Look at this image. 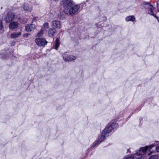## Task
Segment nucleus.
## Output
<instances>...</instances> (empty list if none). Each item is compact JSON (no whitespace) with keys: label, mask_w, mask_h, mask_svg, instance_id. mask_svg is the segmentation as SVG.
Segmentation results:
<instances>
[{"label":"nucleus","mask_w":159,"mask_h":159,"mask_svg":"<svg viewBox=\"0 0 159 159\" xmlns=\"http://www.w3.org/2000/svg\"><path fill=\"white\" fill-rule=\"evenodd\" d=\"M60 44L59 39L58 38H57L55 42V44L54 46V48L57 50Z\"/></svg>","instance_id":"obj_16"},{"label":"nucleus","mask_w":159,"mask_h":159,"mask_svg":"<svg viewBox=\"0 0 159 159\" xmlns=\"http://www.w3.org/2000/svg\"><path fill=\"white\" fill-rule=\"evenodd\" d=\"M117 126V124L113 123L107 126L102 132L101 135L100 136L98 140L93 144L92 147H94L100 144L104 139L105 138L109 136V134L112 130Z\"/></svg>","instance_id":"obj_2"},{"label":"nucleus","mask_w":159,"mask_h":159,"mask_svg":"<svg viewBox=\"0 0 159 159\" xmlns=\"http://www.w3.org/2000/svg\"><path fill=\"white\" fill-rule=\"evenodd\" d=\"M63 58L64 60L66 61H71L75 60L76 58V57L73 56H68L66 52L64 53Z\"/></svg>","instance_id":"obj_7"},{"label":"nucleus","mask_w":159,"mask_h":159,"mask_svg":"<svg viewBox=\"0 0 159 159\" xmlns=\"http://www.w3.org/2000/svg\"><path fill=\"white\" fill-rule=\"evenodd\" d=\"M135 20V18L134 16H130L126 17L125 18V20L126 21H134Z\"/></svg>","instance_id":"obj_14"},{"label":"nucleus","mask_w":159,"mask_h":159,"mask_svg":"<svg viewBox=\"0 0 159 159\" xmlns=\"http://www.w3.org/2000/svg\"><path fill=\"white\" fill-rule=\"evenodd\" d=\"M30 35L29 34H25L24 35V37H27Z\"/></svg>","instance_id":"obj_25"},{"label":"nucleus","mask_w":159,"mask_h":159,"mask_svg":"<svg viewBox=\"0 0 159 159\" xmlns=\"http://www.w3.org/2000/svg\"><path fill=\"white\" fill-rule=\"evenodd\" d=\"M37 17H34L32 20V22H33L34 21H35V20H36Z\"/></svg>","instance_id":"obj_24"},{"label":"nucleus","mask_w":159,"mask_h":159,"mask_svg":"<svg viewBox=\"0 0 159 159\" xmlns=\"http://www.w3.org/2000/svg\"><path fill=\"white\" fill-rule=\"evenodd\" d=\"M3 28V26L2 25V21L1 20H0V31L2 30Z\"/></svg>","instance_id":"obj_21"},{"label":"nucleus","mask_w":159,"mask_h":159,"mask_svg":"<svg viewBox=\"0 0 159 159\" xmlns=\"http://www.w3.org/2000/svg\"><path fill=\"white\" fill-rule=\"evenodd\" d=\"M63 11L66 14L73 16L77 12L80 7V6L76 5L71 7L72 5L71 0H63Z\"/></svg>","instance_id":"obj_1"},{"label":"nucleus","mask_w":159,"mask_h":159,"mask_svg":"<svg viewBox=\"0 0 159 159\" xmlns=\"http://www.w3.org/2000/svg\"><path fill=\"white\" fill-rule=\"evenodd\" d=\"M18 24L17 22H12L9 25V28L11 30L16 29L18 26Z\"/></svg>","instance_id":"obj_8"},{"label":"nucleus","mask_w":159,"mask_h":159,"mask_svg":"<svg viewBox=\"0 0 159 159\" xmlns=\"http://www.w3.org/2000/svg\"><path fill=\"white\" fill-rule=\"evenodd\" d=\"M146 152V148L144 147L141 148L139 150L136 151L134 154V159H142V155L145 154Z\"/></svg>","instance_id":"obj_3"},{"label":"nucleus","mask_w":159,"mask_h":159,"mask_svg":"<svg viewBox=\"0 0 159 159\" xmlns=\"http://www.w3.org/2000/svg\"><path fill=\"white\" fill-rule=\"evenodd\" d=\"M134 154L133 155H127L125 156L123 159H134Z\"/></svg>","instance_id":"obj_18"},{"label":"nucleus","mask_w":159,"mask_h":159,"mask_svg":"<svg viewBox=\"0 0 159 159\" xmlns=\"http://www.w3.org/2000/svg\"><path fill=\"white\" fill-rule=\"evenodd\" d=\"M43 28H44V29H48L49 27L48 24V23H45L43 25Z\"/></svg>","instance_id":"obj_20"},{"label":"nucleus","mask_w":159,"mask_h":159,"mask_svg":"<svg viewBox=\"0 0 159 159\" xmlns=\"http://www.w3.org/2000/svg\"><path fill=\"white\" fill-rule=\"evenodd\" d=\"M157 144H159V142ZM156 150L157 152H159V145L157 146L156 148Z\"/></svg>","instance_id":"obj_23"},{"label":"nucleus","mask_w":159,"mask_h":159,"mask_svg":"<svg viewBox=\"0 0 159 159\" xmlns=\"http://www.w3.org/2000/svg\"><path fill=\"white\" fill-rule=\"evenodd\" d=\"M35 41L37 44L40 46H43L45 45L47 43L46 40L43 38H36Z\"/></svg>","instance_id":"obj_5"},{"label":"nucleus","mask_w":159,"mask_h":159,"mask_svg":"<svg viewBox=\"0 0 159 159\" xmlns=\"http://www.w3.org/2000/svg\"><path fill=\"white\" fill-rule=\"evenodd\" d=\"M141 6L144 7L145 9H148V13L150 15L152 14L154 8L149 3L144 2L142 3Z\"/></svg>","instance_id":"obj_4"},{"label":"nucleus","mask_w":159,"mask_h":159,"mask_svg":"<svg viewBox=\"0 0 159 159\" xmlns=\"http://www.w3.org/2000/svg\"><path fill=\"white\" fill-rule=\"evenodd\" d=\"M52 26L55 28H58L59 29L61 27L60 22L59 21L56 20L52 22Z\"/></svg>","instance_id":"obj_10"},{"label":"nucleus","mask_w":159,"mask_h":159,"mask_svg":"<svg viewBox=\"0 0 159 159\" xmlns=\"http://www.w3.org/2000/svg\"><path fill=\"white\" fill-rule=\"evenodd\" d=\"M56 30L55 29H50L48 31V33L49 37H52L55 33Z\"/></svg>","instance_id":"obj_13"},{"label":"nucleus","mask_w":159,"mask_h":159,"mask_svg":"<svg viewBox=\"0 0 159 159\" xmlns=\"http://www.w3.org/2000/svg\"><path fill=\"white\" fill-rule=\"evenodd\" d=\"M157 7H158V6H159V1H158L157 2Z\"/></svg>","instance_id":"obj_26"},{"label":"nucleus","mask_w":159,"mask_h":159,"mask_svg":"<svg viewBox=\"0 0 159 159\" xmlns=\"http://www.w3.org/2000/svg\"><path fill=\"white\" fill-rule=\"evenodd\" d=\"M150 15L153 16L154 17L156 18L157 20L159 22V18L157 17L156 15L154 14L153 13H152V14H151Z\"/></svg>","instance_id":"obj_22"},{"label":"nucleus","mask_w":159,"mask_h":159,"mask_svg":"<svg viewBox=\"0 0 159 159\" xmlns=\"http://www.w3.org/2000/svg\"><path fill=\"white\" fill-rule=\"evenodd\" d=\"M53 0L56 2H57L59 1V0Z\"/></svg>","instance_id":"obj_27"},{"label":"nucleus","mask_w":159,"mask_h":159,"mask_svg":"<svg viewBox=\"0 0 159 159\" xmlns=\"http://www.w3.org/2000/svg\"><path fill=\"white\" fill-rule=\"evenodd\" d=\"M158 141H156V143H154L153 144H152V145L147 146L144 147L145 148H146V151H147V150L149 149H151L152 148L154 147L155 145L157 144V143H158Z\"/></svg>","instance_id":"obj_17"},{"label":"nucleus","mask_w":159,"mask_h":159,"mask_svg":"<svg viewBox=\"0 0 159 159\" xmlns=\"http://www.w3.org/2000/svg\"><path fill=\"white\" fill-rule=\"evenodd\" d=\"M158 156L157 155H153L151 156L148 159H158Z\"/></svg>","instance_id":"obj_19"},{"label":"nucleus","mask_w":159,"mask_h":159,"mask_svg":"<svg viewBox=\"0 0 159 159\" xmlns=\"http://www.w3.org/2000/svg\"><path fill=\"white\" fill-rule=\"evenodd\" d=\"M21 34V32H16L12 33L11 35V37L12 39L16 38L20 36Z\"/></svg>","instance_id":"obj_12"},{"label":"nucleus","mask_w":159,"mask_h":159,"mask_svg":"<svg viewBox=\"0 0 159 159\" xmlns=\"http://www.w3.org/2000/svg\"><path fill=\"white\" fill-rule=\"evenodd\" d=\"M36 28L35 25L32 24L28 25L25 27V30L28 32H30L34 30Z\"/></svg>","instance_id":"obj_9"},{"label":"nucleus","mask_w":159,"mask_h":159,"mask_svg":"<svg viewBox=\"0 0 159 159\" xmlns=\"http://www.w3.org/2000/svg\"><path fill=\"white\" fill-rule=\"evenodd\" d=\"M23 8L25 11L30 12L32 11V7L28 4H25L24 5Z\"/></svg>","instance_id":"obj_11"},{"label":"nucleus","mask_w":159,"mask_h":159,"mask_svg":"<svg viewBox=\"0 0 159 159\" xmlns=\"http://www.w3.org/2000/svg\"><path fill=\"white\" fill-rule=\"evenodd\" d=\"M15 16L14 14L11 12H8L5 18V20L6 22H9L14 20Z\"/></svg>","instance_id":"obj_6"},{"label":"nucleus","mask_w":159,"mask_h":159,"mask_svg":"<svg viewBox=\"0 0 159 159\" xmlns=\"http://www.w3.org/2000/svg\"><path fill=\"white\" fill-rule=\"evenodd\" d=\"M158 11L159 12V9L158 10Z\"/></svg>","instance_id":"obj_28"},{"label":"nucleus","mask_w":159,"mask_h":159,"mask_svg":"<svg viewBox=\"0 0 159 159\" xmlns=\"http://www.w3.org/2000/svg\"><path fill=\"white\" fill-rule=\"evenodd\" d=\"M46 31V30L44 28H42L40 30L38 34L36 35V37H40L43 36L44 32Z\"/></svg>","instance_id":"obj_15"}]
</instances>
